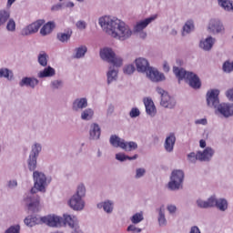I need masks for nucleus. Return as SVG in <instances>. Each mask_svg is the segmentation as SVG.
Masks as SVG:
<instances>
[{
	"label": "nucleus",
	"instance_id": "1",
	"mask_svg": "<svg viewBox=\"0 0 233 233\" xmlns=\"http://www.w3.org/2000/svg\"><path fill=\"white\" fill-rule=\"evenodd\" d=\"M98 25L103 32L114 37V39H118V41H127V39L132 37V29L120 19L102 16L98 19Z\"/></svg>",
	"mask_w": 233,
	"mask_h": 233
},
{
	"label": "nucleus",
	"instance_id": "2",
	"mask_svg": "<svg viewBox=\"0 0 233 233\" xmlns=\"http://www.w3.org/2000/svg\"><path fill=\"white\" fill-rule=\"evenodd\" d=\"M33 179L35 181L34 187L31 188L30 193L25 195L24 203L29 212L37 214L41 210V204L39 196L35 194L37 192H46V175L43 172L34 170Z\"/></svg>",
	"mask_w": 233,
	"mask_h": 233
},
{
	"label": "nucleus",
	"instance_id": "3",
	"mask_svg": "<svg viewBox=\"0 0 233 233\" xmlns=\"http://www.w3.org/2000/svg\"><path fill=\"white\" fill-rule=\"evenodd\" d=\"M173 73L176 77H177L178 81L186 79L191 88H194L195 90L201 88V80L199 79V76L193 72H188L184 68L173 66Z\"/></svg>",
	"mask_w": 233,
	"mask_h": 233
},
{
	"label": "nucleus",
	"instance_id": "4",
	"mask_svg": "<svg viewBox=\"0 0 233 233\" xmlns=\"http://www.w3.org/2000/svg\"><path fill=\"white\" fill-rule=\"evenodd\" d=\"M183 181H185V172L181 169H175L171 172L170 180L167 183L168 190L176 192L183 188Z\"/></svg>",
	"mask_w": 233,
	"mask_h": 233
},
{
	"label": "nucleus",
	"instance_id": "5",
	"mask_svg": "<svg viewBox=\"0 0 233 233\" xmlns=\"http://www.w3.org/2000/svg\"><path fill=\"white\" fill-rule=\"evenodd\" d=\"M100 57L103 61L110 63L113 66L119 68L123 66V58L116 56V53L110 47H104L100 50Z\"/></svg>",
	"mask_w": 233,
	"mask_h": 233
},
{
	"label": "nucleus",
	"instance_id": "6",
	"mask_svg": "<svg viewBox=\"0 0 233 233\" xmlns=\"http://www.w3.org/2000/svg\"><path fill=\"white\" fill-rule=\"evenodd\" d=\"M43 147L39 143H35L31 147V152L27 159V167L30 172H34L37 168V157L41 154Z\"/></svg>",
	"mask_w": 233,
	"mask_h": 233
},
{
	"label": "nucleus",
	"instance_id": "7",
	"mask_svg": "<svg viewBox=\"0 0 233 233\" xmlns=\"http://www.w3.org/2000/svg\"><path fill=\"white\" fill-rule=\"evenodd\" d=\"M157 19V15H155L137 22L133 28L134 34H138L140 39H147V32H145V28H147L150 23H153V21H156Z\"/></svg>",
	"mask_w": 233,
	"mask_h": 233
},
{
	"label": "nucleus",
	"instance_id": "8",
	"mask_svg": "<svg viewBox=\"0 0 233 233\" xmlns=\"http://www.w3.org/2000/svg\"><path fill=\"white\" fill-rule=\"evenodd\" d=\"M156 92L160 96V105L164 108H169V110H172V108H176V98L170 96V95H168V92H167L160 86H157L156 88Z\"/></svg>",
	"mask_w": 233,
	"mask_h": 233
},
{
	"label": "nucleus",
	"instance_id": "9",
	"mask_svg": "<svg viewBox=\"0 0 233 233\" xmlns=\"http://www.w3.org/2000/svg\"><path fill=\"white\" fill-rule=\"evenodd\" d=\"M207 30L211 35H219L225 34V25L219 18H211L208 21Z\"/></svg>",
	"mask_w": 233,
	"mask_h": 233
},
{
	"label": "nucleus",
	"instance_id": "10",
	"mask_svg": "<svg viewBox=\"0 0 233 233\" xmlns=\"http://www.w3.org/2000/svg\"><path fill=\"white\" fill-rule=\"evenodd\" d=\"M207 99V105L209 106V108H215V110H218L219 107V90L218 89H212L210 91H208L206 95Z\"/></svg>",
	"mask_w": 233,
	"mask_h": 233
},
{
	"label": "nucleus",
	"instance_id": "11",
	"mask_svg": "<svg viewBox=\"0 0 233 233\" xmlns=\"http://www.w3.org/2000/svg\"><path fill=\"white\" fill-rule=\"evenodd\" d=\"M42 223L47 225V227H63L65 225V218L56 215H47L40 218Z\"/></svg>",
	"mask_w": 233,
	"mask_h": 233
},
{
	"label": "nucleus",
	"instance_id": "12",
	"mask_svg": "<svg viewBox=\"0 0 233 233\" xmlns=\"http://www.w3.org/2000/svg\"><path fill=\"white\" fill-rule=\"evenodd\" d=\"M45 25V20H36L35 22L24 27L21 31V35H32V34H37L39 29Z\"/></svg>",
	"mask_w": 233,
	"mask_h": 233
},
{
	"label": "nucleus",
	"instance_id": "13",
	"mask_svg": "<svg viewBox=\"0 0 233 233\" xmlns=\"http://www.w3.org/2000/svg\"><path fill=\"white\" fill-rule=\"evenodd\" d=\"M64 225H68L73 229L71 233H83V229L79 227V220L76 217L64 215Z\"/></svg>",
	"mask_w": 233,
	"mask_h": 233
},
{
	"label": "nucleus",
	"instance_id": "14",
	"mask_svg": "<svg viewBox=\"0 0 233 233\" xmlns=\"http://www.w3.org/2000/svg\"><path fill=\"white\" fill-rule=\"evenodd\" d=\"M68 205L73 210L81 212L85 208V200L77 195H73L68 200Z\"/></svg>",
	"mask_w": 233,
	"mask_h": 233
},
{
	"label": "nucleus",
	"instance_id": "15",
	"mask_svg": "<svg viewBox=\"0 0 233 233\" xmlns=\"http://www.w3.org/2000/svg\"><path fill=\"white\" fill-rule=\"evenodd\" d=\"M147 77L153 83H161L167 79L165 74L159 72L157 69L151 67L147 72Z\"/></svg>",
	"mask_w": 233,
	"mask_h": 233
},
{
	"label": "nucleus",
	"instance_id": "16",
	"mask_svg": "<svg viewBox=\"0 0 233 233\" xmlns=\"http://www.w3.org/2000/svg\"><path fill=\"white\" fill-rule=\"evenodd\" d=\"M211 201V208H216L218 210H220V212H226V210L228 209V201L225 198H218L216 195H212Z\"/></svg>",
	"mask_w": 233,
	"mask_h": 233
},
{
	"label": "nucleus",
	"instance_id": "17",
	"mask_svg": "<svg viewBox=\"0 0 233 233\" xmlns=\"http://www.w3.org/2000/svg\"><path fill=\"white\" fill-rule=\"evenodd\" d=\"M214 45H216V38L209 35L207 38H203L199 41L198 48L203 50V52H210L212 48H214Z\"/></svg>",
	"mask_w": 233,
	"mask_h": 233
},
{
	"label": "nucleus",
	"instance_id": "18",
	"mask_svg": "<svg viewBox=\"0 0 233 233\" xmlns=\"http://www.w3.org/2000/svg\"><path fill=\"white\" fill-rule=\"evenodd\" d=\"M88 107V99L86 97H77L72 103L73 112H83L85 108Z\"/></svg>",
	"mask_w": 233,
	"mask_h": 233
},
{
	"label": "nucleus",
	"instance_id": "19",
	"mask_svg": "<svg viewBox=\"0 0 233 233\" xmlns=\"http://www.w3.org/2000/svg\"><path fill=\"white\" fill-rule=\"evenodd\" d=\"M214 154H216L214 148L208 147L203 151H198V161H201L203 163H208L212 161Z\"/></svg>",
	"mask_w": 233,
	"mask_h": 233
},
{
	"label": "nucleus",
	"instance_id": "20",
	"mask_svg": "<svg viewBox=\"0 0 233 233\" xmlns=\"http://www.w3.org/2000/svg\"><path fill=\"white\" fill-rule=\"evenodd\" d=\"M135 63H136L137 70L140 74H145V72L147 74V72L151 68L150 64L148 63V60H147L144 57L137 58L135 60Z\"/></svg>",
	"mask_w": 233,
	"mask_h": 233
},
{
	"label": "nucleus",
	"instance_id": "21",
	"mask_svg": "<svg viewBox=\"0 0 233 233\" xmlns=\"http://www.w3.org/2000/svg\"><path fill=\"white\" fill-rule=\"evenodd\" d=\"M218 112L224 116V117H232L233 116V104L222 103L218 107Z\"/></svg>",
	"mask_w": 233,
	"mask_h": 233
},
{
	"label": "nucleus",
	"instance_id": "22",
	"mask_svg": "<svg viewBox=\"0 0 233 233\" xmlns=\"http://www.w3.org/2000/svg\"><path fill=\"white\" fill-rule=\"evenodd\" d=\"M175 146H176V134L170 133L165 139L164 148L166 152H168V154H171V152H174Z\"/></svg>",
	"mask_w": 233,
	"mask_h": 233
},
{
	"label": "nucleus",
	"instance_id": "23",
	"mask_svg": "<svg viewBox=\"0 0 233 233\" xmlns=\"http://www.w3.org/2000/svg\"><path fill=\"white\" fill-rule=\"evenodd\" d=\"M101 137V127L98 124L93 123L89 129V139L90 141H97Z\"/></svg>",
	"mask_w": 233,
	"mask_h": 233
},
{
	"label": "nucleus",
	"instance_id": "24",
	"mask_svg": "<svg viewBox=\"0 0 233 233\" xmlns=\"http://www.w3.org/2000/svg\"><path fill=\"white\" fill-rule=\"evenodd\" d=\"M144 105L146 106V112L147 116L154 117L156 114H157V109H156V105H154L152 98H145Z\"/></svg>",
	"mask_w": 233,
	"mask_h": 233
},
{
	"label": "nucleus",
	"instance_id": "25",
	"mask_svg": "<svg viewBox=\"0 0 233 233\" xmlns=\"http://www.w3.org/2000/svg\"><path fill=\"white\" fill-rule=\"evenodd\" d=\"M39 85V80L35 77H23L19 82V86H29L30 88H35Z\"/></svg>",
	"mask_w": 233,
	"mask_h": 233
},
{
	"label": "nucleus",
	"instance_id": "26",
	"mask_svg": "<svg viewBox=\"0 0 233 233\" xmlns=\"http://www.w3.org/2000/svg\"><path fill=\"white\" fill-rule=\"evenodd\" d=\"M96 208L101 210V208L106 212V214H112L114 212V201L105 200L96 204Z\"/></svg>",
	"mask_w": 233,
	"mask_h": 233
},
{
	"label": "nucleus",
	"instance_id": "27",
	"mask_svg": "<svg viewBox=\"0 0 233 233\" xmlns=\"http://www.w3.org/2000/svg\"><path fill=\"white\" fill-rule=\"evenodd\" d=\"M109 143L114 147V148H125V139L117 137L116 135H112L109 138Z\"/></svg>",
	"mask_w": 233,
	"mask_h": 233
},
{
	"label": "nucleus",
	"instance_id": "28",
	"mask_svg": "<svg viewBox=\"0 0 233 233\" xmlns=\"http://www.w3.org/2000/svg\"><path fill=\"white\" fill-rule=\"evenodd\" d=\"M54 76H56V69L50 66H46L42 71H39L37 74V77H39V79H45V77H54Z\"/></svg>",
	"mask_w": 233,
	"mask_h": 233
},
{
	"label": "nucleus",
	"instance_id": "29",
	"mask_svg": "<svg viewBox=\"0 0 233 233\" xmlns=\"http://www.w3.org/2000/svg\"><path fill=\"white\" fill-rule=\"evenodd\" d=\"M119 71L117 69H115L114 66H110L109 69L106 73V77H107V85H112L114 81H117V74Z\"/></svg>",
	"mask_w": 233,
	"mask_h": 233
},
{
	"label": "nucleus",
	"instance_id": "30",
	"mask_svg": "<svg viewBox=\"0 0 233 233\" xmlns=\"http://www.w3.org/2000/svg\"><path fill=\"white\" fill-rule=\"evenodd\" d=\"M80 112V119H82V121H92V119H94V109L86 107Z\"/></svg>",
	"mask_w": 233,
	"mask_h": 233
},
{
	"label": "nucleus",
	"instance_id": "31",
	"mask_svg": "<svg viewBox=\"0 0 233 233\" xmlns=\"http://www.w3.org/2000/svg\"><path fill=\"white\" fill-rule=\"evenodd\" d=\"M86 52H88V47L85 45H81L80 46L75 48V54L73 57L75 59H83L85 56H86Z\"/></svg>",
	"mask_w": 233,
	"mask_h": 233
},
{
	"label": "nucleus",
	"instance_id": "32",
	"mask_svg": "<svg viewBox=\"0 0 233 233\" xmlns=\"http://www.w3.org/2000/svg\"><path fill=\"white\" fill-rule=\"evenodd\" d=\"M196 203L198 208H212V196L209 197L207 200L198 198Z\"/></svg>",
	"mask_w": 233,
	"mask_h": 233
},
{
	"label": "nucleus",
	"instance_id": "33",
	"mask_svg": "<svg viewBox=\"0 0 233 233\" xmlns=\"http://www.w3.org/2000/svg\"><path fill=\"white\" fill-rule=\"evenodd\" d=\"M54 28H56V23H54V22H47L40 29V34L43 36L48 35V34L52 33V30H54Z\"/></svg>",
	"mask_w": 233,
	"mask_h": 233
},
{
	"label": "nucleus",
	"instance_id": "34",
	"mask_svg": "<svg viewBox=\"0 0 233 233\" xmlns=\"http://www.w3.org/2000/svg\"><path fill=\"white\" fill-rule=\"evenodd\" d=\"M218 6L223 8L225 12H233V1L232 0H218Z\"/></svg>",
	"mask_w": 233,
	"mask_h": 233
},
{
	"label": "nucleus",
	"instance_id": "35",
	"mask_svg": "<svg viewBox=\"0 0 233 233\" xmlns=\"http://www.w3.org/2000/svg\"><path fill=\"white\" fill-rule=\"evenodd\" d=\"M72 30L68 29L65 33H57L56 39L60 41V43H68L70 41V37H72Z\"/></svg>",
	"mask_w": 233,
	"mask_h": 233
},
{
	"label": "nucleus",
	"instance_id": "36",
	"mask_svg": "<svg viewBox=\"0 0 233 233\" xmlns=\"http://www.w3.org/2000/svg\"><path fill=\"white\" fill-rule=\"evenodd\" d=\"M157 221L159 227H167V218L165 217V206L160 207L158 209Z\"/></svg>",
	"mask_w": 233,
	"mask_h": 233
},
{
	"label": "nucleus",
	"instance_id": "37",
	"mask_svg": "<svg viewBox=\"0 0 233 233\" xmlns=\"http://www.w3.org/2000/svg\"><path fill=\"white\" fill-rule=\"evenodd\" d=\"M9 19H10V11L5 9L0 10V25H2V26H5L6 23H8Z\"/></svg>",
	"mask_w": 233,
	"mask_h": 233
},
{
	"label": "nucleus",
	"instance_id": "38",
	"mask_svg": "<svg viewBox=\"0 0 233 233\" xmlns=\"http://www.w3.org/2000/svg\"><path fill=\"white\" fill-rule=\"evenodd\" d=\"M37 61L40 66H48V55L46 52H41L37 56Z\"/></svg>",
	"mask_w": 233,
	"mask_h": 233
},
{
	"label": "nucleus",
	"instance_id": "39",
	"mask_svg": "<svg viewBox=\"0 0 233 233\" xmlns=\"http://www.w3.org/2000/svg\"><path fill=\"white\" fill-rule=\"evenodd\" d=\"M138 157L137 155H134L133 157H128L123 153H117L116 154V159L117 161H120L121 163L127 161V159H128L129 161H134Z\"/></svg>",
	"mask_w": 233,
	"mask_h": 233
},
{
	"label": "nucleus",
	"instance_id": "40",
	"mask_svg": "<svg viewBox=\"0 0 233 233\" xmlns=\"http://www.w3.org/2000/svg\"><path fill=\"white\" fill-rule=\"evenodd\" d=\"M64 86L65 82L61 79H55L52 80L50 83L51 90H61V88H63Z\"/></svg>",
	"mask_w": 233,
	"mask_h": 233
},
{
	"label": "nucleus",
	"instance_id": "41",
	"mask_svg": "<svg viewBox=\"0 0 233 233\" xmlns=\"http://www.w3.org/2000/svg\"><path fill=\"white\" fill-rule=\"evenodd\" d=\"M0 77H5L8 81L14 79V73L8 68H0Z\"/></svg>",
	"mask_w": 233,
	"mask_h": 233
},
{
	"label": "nucleus",
	"instance_id": "42",
	"mask_svg": "<svg viewBox=\"0 0 233 233\" xmlns=\"http://www.w3.org/2000/svg\"><path fill=\"white\" fill-rule=\"evenodd\" d=\"M143 219H145V217H143V212H138L134 214L131 218H130V221L133 225H139V223H141V221H143Z\"/></svg>",
	"mask_w": 233,
	"mask_h": 233
},
{
	"label": "nucleus",
	"instance_id": "43",
	"mask_svg": "<svg viewBox=\"0 0 233 233\" xmlns=\"http://www.w3.org/2000/svg\"><path fill=\"white\" fill-rule=\"evenodd\" d=\"M194 30V22L193 21H187L183 26L182 35L185 37L187 34H190Z\"/></svg>",
	"mask_w": 233,
	"mask_h": 233
},
{
	"label": "nucleus",
	"instance_id": "44",
	"mask_svg": "<svg viewBox=\"0 0 233 233\" xmlns=\"http://www.w3.org/2000/svg\"><path fill=\"white\" fill-rule=\"evenodd\" d=\"M122 150L125 152H132V150H137V143L134 141L125 142V147Z\"/></svg>",
	"mask_w": 233,
	"mask_h": 233
},
{
	"label": "nucleus",
	"instance_id": "45",
	"mask_svg": "<svg viewBox=\"0 0 233 233\" xmlns=\"http://www.w3.org/2000/svg\"><path fill=\"white\" fill-rule=\"evenodd\" d=\"M86 195V188L85 187V185L80 184L78 185L76 188V192L74 194V196H77L78 198H85Z\"/></svg>",
	"mask_w": 233,
	"mask_h": 233
},
{
	"label": "nucleus",
	"instance_id": "46",
	"mask_svg": "<svg viewBox=\"0 0 233 233\" xmlns=\"http://www.w3.org/2000/svg\"><path fill=\"white\" fill-rule=\"evenodd\" d=\"M187 161L192 164H196L197 161H199V152H191L187 154Z\"/></svg>",
	"mask_w": 233,
	"mask_h": 233
},
{
	"label": "nucleus",
	"instance_id": "47",
	"mask_svg": "<svg viewBox=\"0 0 233 233\" xmlns=\"http://www.w3.org/2000/svg\"><path fill=\"white\" fill-rule=\"evenodd\" d=\"M25 225H26V227H35L36 223H37V218L36 217H27L25 218L24 220Z\"/></svg>",
	"mask_w": 233,
	"mask_h": 233
},
{
	"label": "nucleus",
	"instance_id": "48",
	"mask_svg": "<svg viewBox=\"0 0 233 233\" xmlns=\"http://www.w3.org/2000/svg\"><path fill=\"white\" fill-rule=\"evenodd\" d=\"M222 69H223L224 72H226L227 74H230V72H233V62H230V60H227V61L223 64Z\"/></svg>",
	"mask_w": 233,
	"mask_h": 233
},
{
	"label": "nucleus",
	"instance_id": "49",
	"mask_svg": "<svg viewBox=\"0 0 233 233\" xmlns=\"http://www.w3.org/2000/svg\"><path fill=\"white\" fill-rule=\"evenodd\" d=\"M4 233H21V226L19 224L9 227Z\"/></svg>",
	"mask_w": 233,
	"mask_h": 233
},
{
	"label": "nucleus",
	"instance_id": "50",
	"mask_svg": "<svg viewBox=\"0 0 233 233\" xmlns=\"http://www.w3.org/2000/svg\"><path fill=\"white\" fill-rule=\"evenodd\" d=\"M7 32H15V20L14 18H9L6 24Z\"/></svg>",
	"mask_w": 233,
	"mask_h": 233
},
{
	"label": "nucleus",
	"instance_id": "51",
	"mask_svg": "<svg viewBox=\"0 0 233 233\" xmlns=\"http://www.w3.org/2000/svg\"><path fill=\"white\" fill-rule=\"evenodd\" d=\"M147 174V170L143 167H137L135 171V179H141Z\"/></svg>",
	"mask_w": 233,
	"mask_h": 233
},
{
	"label": "nucleus",
	"instance_id": "52",
	"mask_svg": "<svg viewBox=\"0 0 233 233\" xmlns=\"http://www.w3.org/2000/svg\"><path fill=\"white\" fill-rule=\"evenodd\" d=\"M141 116V111L137 107H132L129 112V117L135 119L136 117H139Z\"/></svg>",
	"mask_w": 233,
	"mask_h": 233
},
{
	"label": "nucleus",
	"instance_id": "53",
	"mask_svg": "<svg viewBox=\"0 0 233 233\" xmlns=\"http://www.w3.org/2000/svg\"><path fill=\"white\" fill-rule=\"evenodd\" d=\"M143 229L136 227V224H131L127 227V231L132 233H141Z\"/></svg>",
	"mask_w": 233,
	"mask_h": 233
},
{
	"label": "nucleus",
	"instance_id": "54",
	"mask_svg": "<svg viewBox=\"0 0 233 233\" xmlns=\"http://www.w3.org/2000/svg\"><path fill=\"white\" fill-rule=\"evenodd\" d=\"M133 72H136V66H134V65H128L124 67V74H127V76H132Z\"/></svg>",
	"mask_w": 233,
	"mask_h": 233
},
{
	"label": "nucleus",
	"instance_id": "55",
	"mask_svg": "<svg viewBox=\"0 0 233 233\" xmlns=\"http://www.w3.org/2000/svg\"><path fill=\"white\" fill-rule=\"evenodd\" d=\"M76 28H78V30H86V22H85L83 20H79L76 22Z\"/></svg>",
	"mask_w": 233,
	"mask_h": 233
},
{
	"label": "nucleus",
	"instance_id": "56",
	"mask_svg": "<svg viewBox=\"0 0 233 233\" xmlns=\"http://www.w3.org/2000/svg\"><path fill=\"white\" fill-rule=\"evenodd\" d=\"M167 210L169 212V214H176L177 212V207L176 205H167Z\"/></svg>",
	"mask_w": 233,
	"mask_h": 233
},
{
	"label": "nucleus",
	"instance_id": "57",
	"mask_svg": "<svg viewBox=\"0 0 233 233\" xmlns=\"http://www.w3.org/2000/svg\"><path fill=\"white\" fill-rule=\"evenodd\" d=\"M8 188H16L17 187V180H9L7 182Z\"/></svg>",
	"mask_w": 233,
	"mask_h": 233
},
{
	"label": "nucleus",
	"instance_id": "58",
	"mask_svg": "<svg viewBox=\"0 0 233 233\" xmlns=\"http://www.w3.org/2000/svg\"><path fill=\"white\" fill-rule=\"evenodd\" d=\"M63 8V4H56L51 7V12H59Z\"/></svg>",
	"mask_w": 233,
	"mask_h": 233
},
{
	"label": "nucleus",
	"instance_id": "59",
	"mask_svg": "<svg viewBox=\"0 0 233 233\" xmlns=\"http://www.w3.org/2000/svg\"><path fill=\"white\" fill-rule=\"evenodd\" d=\"M226 96L229 101H233V88H230L226 92Z\"/></svg>",
	"mask_w": 233,
	"mask_h": 233
},
{
	"label": "nucleus",
	"instance_id": "60",
	"mask_svg": "<svg viewBox=\"0 0 233 233\" xmlns=\"http://www.w3.org/2000/svg\"><path fill=\"white\" fill-rule=\"evenodd\" d=\"M114 110H116V106L110 104L107 107V116H112V114H114Z\"/></svg>",
	"mask_w": 233,
	"mask_h": 233
},
{
	"label": "nucleus",
	"instance_id": "61",
	"mask_svg": "<svg viewBox=\"0 0 233 233\" xmlns=\"http://www.w3.org/2000/svg\"><path fill=\"white\" fill-rule=\"evenodd\" d=\"M163 71L168 74L170 72V66H168V62L164 61L163 63Z\"/></svg>",
	"mask_w": 233,
	"mask_h": 233
},
{
	"label": "nucleus",
	"instance_id": "62",
	"mask_svg": "<svg viewBox=\"0 0 233 233\" xmlns=\"http://www.w3.org/2000/svg\"><path fill=\"white\" fill-rule=\"evenodd\" d=\"M207 118H201L195 121V125H207Z\"/></svg>",
	"mask_w": 233,
	"mask_h": 233
},
{
	"label": "nucleus",
	"instance_id": "63",
	"mask_svg": "<svg viewBox=\"0 0 233 233\" xmlns=\"http://www.w3.org/2000/svg\"><path fill=\"white\" fill-rule=\"evenodd\" d=\"M189 233H201V230L198 226H193L191 227Z\"/></svg>",
	"mask_w": 233,
	"mask_h": 233
},
{
	"label": "nucleus",
	"instance_id": "64",
	"mask_svg": "<svg viewBox=\"0 0 233 233\" xmlns=\"http://www.w3.org/2000/svg\"><path fill=\"white\" fill-rule=\"evenodd\" d=\"M199 147L200 148H205V147H207V141H205L204 139H201L199 141Z\"/></svg>",
	"mask_w": 233,
	"mask_h": 233
}]
</instances>
